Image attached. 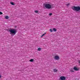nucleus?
I'll return each mask as SVG.
<instances>
[{"label":"nucleus","mask_w":80,"mask_h":80,"mask_svg":"<svg viewBox=\"0 0 80 80\" xmlns=\"http://www.w3.org/2000/svg\"><path fill=\"white\" fill-rule=\"evenodd\" d=\"M52 15V13H50L49 14V16H51V15Z\"/></svg>","instance_id":"obj_15"},{"label":"nucleus","mask_w":80,"mask_h":80,"mask_svg":"<svg viewBox=\"0 0 80 80\" xmlns=\"http://www.w3.org/2000/svg\"><path fill=\"white\" fill-rule=\"evenodd\" d=\"M53 71L54 72H57V69H54Z\"/></svg>","instance_id":"obj_9"},{"label":"nucleus","mask_w":80,"mask_h":80,"mask_svg":"<svg viewBox=\"0 0 80 80\" xmlns=\"http://www.w3.org/2000/svg\"><path fill=\"white\" fill-rule=\"evenodd\" d=\"M8 18H9L8 17V16H6L5 17V18L6 19H8Z\"/></svg>","instance_id":"obj_11"},{"label":"nucleus","mask_w":80,"mask_h":80,"mask_svg":"<svg viewBox=\"0 0 80 80\" xmlns=\"http://www.w3.org/2000/svg\"><path fill=\"white\" fill-rule=\"evenodd\" d=\"M71 72H74V71H73V70H71Z\"/></svg>","instance_id":"obj_19"},{"label":"nucleus","mask_w":80,"mask_h":80,"mask_svg":"<svg viewBox=\"0 0 80 80\" xmlns=\"http://www.w3.org/2000/svg\"><path fill=\"white\" fill-rule=\"evenodd\" d=\"M45 34H46V33H45L44 34H42V36L41 37H43V36H44V35H45Z\"/></svg>","instance_id":"obj_17"},{"label":"nucleus","mask_w":80,"mask_h":80,"mask_svg":"<svg viewBox=\"0 0 80 80\" xmlns=\"http://www.w3.org/2000/svg\"><path fill=\"white\" fill-rule=\"evenodd\" d=\"M70 3H68V4H67V6H69V5H70Z\"/></svg>","instance_id":"obj_16"},{"label":"nucleus","mask_w":80,"mask_h":80,"mask_svg":"<svg viewBox=\"0 0 80 80\" xmlns=\"http://www.w3.org/2000/svg\"><path fill=\"white\" fill-rule=\"evenodd\" d=\"M49 30L51 32H53V30L52 29H50Z\"/></svg>","instance_id":"obj_14"},{"label":"nucleus","mask_w":80,"mask_h":80,"mask_svg":"<svg viewBox=\"0 0 80 80\" xmlns=\"http://www.w3.org/2000/svg\"><path fill=\"white\" fill-rule=\"evenodd\" d=\"M66 80V78L65 76H61L60 77L59 80Z\"/></svg>","instance_id":"obj_4"},{"label":"nucleus","mask_w":80,"mask_h":80,"mask_svg":"<svg viewBox=\"0 0 80 80\" xmlns=\"http://www.w3.org/2000/svg\"><path fill=\"white\" fill-rule=\"evenodd\" d=\"M72 8L74 11H76V12H78L80 10V7L79 6H73L72 7Z\"/></svg>","instance_id":"obj_2"},{"label":"nucleus","mask_w":80,"mask_h":80,"mask_svg":"<svg viewBox=\"0 0 80 80\" xmlns=\"http://www.w3.org/2000/svg\"><path fill=\"white\" fill-rule=\"evenodd\" d=\"M42 50V49L40 48H38V51H40V50Z\"/></svg>","instance_id":"obj_10"},{"label":"nucleus","mask_w":80,"mask_h":80,"mask_svg":"<svg viewBox=\"0 0 80 80\" xmlns=\"http://www.w3.org/2000/svg\"><path fill=\"white\" fill-rule=\"evenodd\" d=\"M59 57L58 55L55 56L54 58L55 60H58L59 59Z\"/></svg>","instance_id":"obj_5"},{"label":"nucleus","mask_w":80,"mask_h":80,"mask_svg":"<svg viewBox=\"0 0 80 80\" xmlns=\"http://www.w3.org/2000/svg\"><path fill=\"white\" fill-rule=\"evenodd\" d=\"M10 34L12 36H14L17 33V30L15 29H11L9 30Z\"/></svg>","instance_id":"obj_1"},{"label":"nucleus","mask_w":80,"mask_h":80,"mask_svg":"<svg viewBox=\"0 0 80 80\" xmlns=\"http://www.w3.org/2000/svg\"><path fill=\"white\" fill-rule=\"evenodd\" d=\"M34 12H35L36 13H38V11L37 10L34 11Z\"/></svg>","instance_id":"obj_12"},{"label":"nucleus","mask_w":80,"mask_h":80,"mask_svg":"<svg viewBox=\"0 0 80 80\" xmlns=\"http://www.w3.org/2000/svg\"><path fill=\"white\" fill-rule=\"evenodd\" d=\"M78 62H79V63H80V60H79V61H78Z\"/></svg>","instance_id":"obj_20"},{"label":"nucleus","mask_w":80,"mask_h":80,"mask_svg":"<svg viewBox=\"0 0 80 80\" xmlns=\"http://www.w3.org/2000/svg\"><path fill=\"white\" fill-rule=\"evenodd\" d=\"M44 6L47 9H51V8H52V5L50 4H45Z\"/></svg>","instance_id":"obj_3"},{"label":"nucleus","mask_w":80,"mask_h":80,"mask_svg":"<svg viewBox=\"0 0 80 80\" xmlns=\"http://www.w3.org/2000/svg\"><path fill=\"white\" fill-rule=\"evenodd\" d=\"M73 68L75 71H78V69L76 67H74Z\"/></svg>","instance_id":"obj_6"},{"label":"nucleus","mask_w":80,"mask_h":80,"mask_svg":"<svg viewBox=\"0 0 80 80\" xmlns=\"http://www.w3.org/2000/svg\"><path fill=\"white\" fill-rule=\"evenodd\" d=\"M53 30L54 32H56L57 31V29L54 28L53 29Z\"/></svg>","instance_id":"obj_8"},{"label":"nucleus","mask_w":80,"mask_h":80,"mask_svg":"<svg viewBox=\"0 0 80 80\" xmlns=\"http://www.w3.org/2000/svg\"><path fill=\"white\" fill-rule=\"evenodd\" d=\"M3 13L2 12H0V15H2Z\"/></svg>","instance_id":"obj_18"},{"label":"nucleus","mask_w":80,"mask_h":80,"mask_svg":"<svg viewBox=\"0 0 80 80\" xmlns=\"http://www.w3.org/2000/svg\"><path fill=\"white\" fill-rule=\"evenodd\" d=\"M10 4H11V5H15V4L14 3H13V2H10Z\"/></svg>","instance_id":"obj_7"},{"label":"nucleus","mask_w":80,"mask_h":80,"mask_svg":"<svg viewBox=\"0 0 80 80\" xmlns=\"http://www.w3.org/2000/svg\"><path fill=\"white\" fill-rule=\"evenodd\" d=\"M30 62H33V59H31L30 60Z\"/></svg>","instance_id":"obj_13"}]
</instances>
